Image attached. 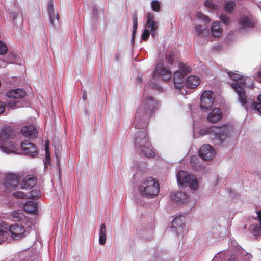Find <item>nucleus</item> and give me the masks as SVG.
Here are the masks:
<instances>
[{
	"instance_id": "40",
	"label": "nucleus",
	"mask_w": 261,
	"mask_h": 261,
	"mask_svg": "<svg viewBox=\"0 0 261 261\" xmlns=\"http://www.w3.org/2000/svg\"><path fill=\"white\" fill-rule=\"evenodd\" d=\"M45 152H46V156H45V160H44V165H45V166L47 167V164H49L50 161V154H49V150H48V148H47V147H46V148H45Z\"/></svg>"
},
{
	"instance_id": "10",
	"label": "nucleus",
	"mask_w": 261,
	"mask_h": 261,
	"mask_svg": "<svg viewBox=\"0 0 261 261\" xmlns=\"http://www.w3.org/2000/svg\"><path fill=\"white\" fill-rule=\"evenodd\" d=\"M199 155L203 160L211 159L214 155L212 147L210 145H203L199 149Z\"/></svg>"
},
{
	"instance_id": "26",
	"label": "nucleus",
	"mask_w": 261,
	"mask_h": 261,
	"mask_svg": "<svg viewBox=\"0 0 261 261\" xmlns=\"http://www.w3.org/2000/svg\"><path fill=\"white\" fill-rule=\"evenodd\" d=\"M211 32L212 35L216 37H220L222 33V30L220 28L218 22H215L212 24Z\"/></svg>"
},
{
	"instance_id": "53",
	"label": "nucleus",
	"mask_w": 261,
	"mask_h": 261,
	"mask_svg": "<svg viewBox=\"0 0 261 261\" xmlns=\"http://www.w3.org/2000/svg\"><path fill=\"white\" fill-rule=\"evenodd\" d=\"M137 81L138 83H141L142 82V79L141 78V77H138L137 79Z\"/></svg>"
},
{
	"instance_id": "7",
	"label": "nucleus",
	"mask_w": 261,
	"mask_h": 261,
	"mask_svg": "<svg viewBox=\"0 0 261 261\" xmlns=\"http://www.w3.org/2000/svg\"><path fill=\"white\" fill-rule=\"evenodd\" d=\"M163 64L164 63H159L158 64L153 72V77L155 79L156 75H160L164 81H168L172 77V72L169 67H163Z\"/></svg>"
},
{
	"instance_id": "52",
	"label": "nucleus",
	"mask_w": 261,
	"mask_h": 261,
	"mask_svg": "<svg viewBox=\"0 0 261 261\" xmlns=\"http://www.w3.org/2000/svg\"><path fill=\"white\" fill-rule=\"evenodd\" d=\"M245 255H246L247 258L248 259L251 258L252 257L251 254H250L248 253H246V254Z\"/></svg>"
},
{
	"instance_id": "51",
	"label": "nucleus",
	"mask_w": 261,
	"mask_h": 261,
	"mask_svg": "<svg viewBox=\"0 0 261 261\" xmlns=\"http://www.w3.org/2000/svg\"><path fill=\"white\" fill-rule=\"evenodd\" d=\"M257 76L258 77L261 79V68H260L257 72Z\"/></svg>"
},
{
	"instance_id": "35",
	"label": "nucleus",
	"mask_w": 261,
	"mask_h": 261,
	"mask_svg": "<svg viewBox=\"0 0 261 261\" xmlns=\"http://www.w3.org/2000/svg\"><path fill=\"white\" fill-rule=\"evenodd\" d=\"M40 192L36 189L33 190L30 192L29 198L32 199H37L40 196Z\"/></svg>"
},
{
	"instance_id": "45",
	"label": "nucleus",
	"mask_w": 261,
	"mask_h": 261,
	"mask_svg": "<svg viewBox=\"0 0 261 261\" xmlns=\"http://www.w3.org/2000/svg\"><path fill=\"white\" fill-rule=\"evenodd\" d=\"M204 29L203 28L202 25H199L196 27V31L198 35H203V30Z\"/></svg>"
},
{
	"instance_id": "8",
	"label": "nucleus",
	"mask_w": 261,
	"mask_h": 261,
	"mask_svg": "<svg viewBox=\"0 0 261 261\" xmlns=\"http://www.w3.org/2000/svg\"><path fill=\"white\" fill-rule=\"evenodd\" d=\"M19 177L16 174L8 173L6 175L4 182V185L7 190H13L19 185Z\"/></svg>"
},
{
	"instance_id": "15",
	"label": "nucleus",
	"mask_w": 261,
	"mask_h": 261,
	"mask_svg": "<svg viewBox=\"0 0 261 261\" xmlns=\"http://www.w3.org/2000/svg\"><path fill=\"white\" fill-rule=\"evenodd\" d=\"M222 117V112L219 108H214L207 117L208 122L216 123L219 121Z\"/></svg>"
},
{
	"instance_id": "21",
	"label": "nucleus",
	"mask_w": 261,
	"mask_h": 261,
	"mask_svg": "<svg viewBox=\"0 0 261 261\" xmlns=\"http://www.w3.org/2000/svg\"><path fill=\"white\" fill-rule=\"evenodd\" d=\"M13 132L11 128H3L0 133V141L4 142L6 140L13 138Z\"/></svg>"
},
{
	"instance_id": "20",
	"label": "nucleus",
	"mask_w": 261,
	"mask_h": 261,
	"mask_svg": "<svg viewBox=\"0 0 261 261\" xmlns=\"http://www.w3.org/2000/svg\"><path fill=\"white\" fill-rule=\"evenodd\" d=\"M171 199L174 202L179 203H184L188 201L187 194L182 192H177L174 194H172Z\"/></svg>"
},
{
	"instance_id": "24",
	"label": "nucleus",
	"mask_w": 261,
	"mask_h": 261,
	"mask_svg": "<svg viewBox=\"0 0 261 261\" xmlns=\"http://www.w3.org/2000/svg\"><path fill=\"white\" fill-rule=\"evenodd\" d=\"M224 71L227 73L229 77L233 81H235L234 83H238L239 82H242L245 83V79L244 76L240 74L235 73L233 72L229 71L227 69H224Z\"/></svg>"
},
{
	"instance_id": "57",
	"label": "nucleus",
	"mask_w": 261,
	"mask_h": 261,
	"mask_svg": "<svg viewBox=\"0 0 261 261\" xmlns=\"http://www.w3.org/2000/svg\"><path fill=\"white\" fill-rule=\"evenodd\" d=\"M48 143V141H46V147H45V148H46V147H47V148H48V147L47 146V144Z\"/></svg>"
},
{
	"instance_id": "19",
	"label": "nucleus",
	"mask_w": 261,
	"mask_h": 261,
	"mask_svg": "<svg viewBox=\"0 0 261 261\" xmlns=\"http://www.w3.org/2000/svg\"><path fill=\"white\" fill-rule=\"evenodd\" d=\"M25 95V91L23 89H14L7 93V97L14 99H19L22 98Z\"/></svg>"
},
{
	"instance_id": "30",
	"label": "nucleus",
	"mask_w": 261,
	"mask_h": 261,
	"mask_svg": "<svg viewBox=\"0 0 261 261\" xmlns=\"http://www.w3.org/2000/svg\"><path fill=\"white\" fill-rule=\"evenodd\" d=\"M179 66L180 69V71L185 75L191 71V68L187 64L181 62L179 64Z\"/></svg>"
},
{
	"instance_id": "17",
	"label": "nucleus",
	"mask_w": 261,
	"mask_h": 261,
	"mask_svg": "<svg viewBox=\"0 0 261 261\" xmlns=\"http://www.w3.org/2000/svg\"><path fill=\"white\" fill-rule=\"evenodd\" d=\"M21 134L26 137L35 138L38 136L36 128L33 125L23 127L21 130Z\"/></svg>"
},
{
	"instance_id": "13",
	"label": "nucleus",
	"mask_w": 261,
	"mask_h": 261,
	"mask_svg": "<svg viewBox=\"0 0 261 261\" xmlns=\"http://www.w3.org/2000/svg\"><path fill=\"white\" fill-rule=\"evenodd\" d=\"M37 182L36 178L33 175H27L22 180L20 186L23 189H29L34 187Z\"/></svg>"
},
{
	"instance_id": "29",
	"label": "nucleus",
	"mask_w": 261,
	"mask_h": 261,
	"mask_svg": "<svg viewBox=\"0 0 261 261\" xmlns=\"http://www.w3.org/2000/svg\"><path fill=\"white\" fill-rule=\"evenodd\" d=\"M184 223L180 217H176L172 222V226L173 228L177 229L178 228L182 227Z\"/></svg>"
},
{
	"instance_id": "50",
	"label": "nucleus",
	"mask_w": 261,
	"mask_h": 261,
	"mask_svg": "<svg viewBox=\"0 0 261 261\" xmlns=\"http://www.w3.org/2000/svg\"><path fill=\"white\" fill-rule=\"evenodd\" d=\"M60 158L58 156H57V165L58 167V168L60 169Z\"/></svg>"
},
{
	"instance_id": "18",
	"label": "nucleus",
	"mask_w": 261,
	"mask_h": 261,
	"mask_svg": "<svg viewBox=\"0 0 261 261\" xmlns=\"http://www.w3.org/2000/svg\"><path fill=\"white\" fill-rule=\"evenodd\" d=\"M200 83V80L199 77L195 75H191L186 80L185 84L189 89H195Z\"/></svg>"
},
{
	"instance_id": "47",
	"label": "nucleus",
	"mask_w": 261,
	"mask_h": 261,
	"mask_svg": "<svg viewBox=\"0 0 261 261\" xmlns=\"http://www.w3.org/2000/svg\"><path fill=\"white\" fill-rule=\"evenodd\" d=\"M5 109V105L3 104V103L0 102V114L2 113Z\"/></svg>"
},
{
	"instance_id": "34",
	"label": "nucleus",
	"mask_w": 261,
	"mask_h": 261,
	"mask_svg": "<svg viewBox=\"0 0 261 261\" xmlns=\"http://www.w3.org/2000/svg\"><path fill=\"white\" fill-rule=\"evenodd\" d=\"M198 18L204 21L205 23H208L210 22L211 20L209 17L201 12H198L196 15Z\"/></svg>"
},
{
	"instance_id": "37",
	"label": "nucleus",
	"mask_w": 261,
	"mask_h": 261,
	"mask_svg": "<svg viewBox=\"0 0 261 261\" xmlns=\"http://www.w3.org/2000/svg\"><path fill=\"white\" fill-rule=\"evenodd\" d=\"M137 12H134L132 15V19L133 21V29L134 32L137 31V27H138V22H137Z\"/></svg>"
},
{
	"instance_id": "42",
	"label": "nucleus",
	"mask_w": 261,
	"mask_h": 261,
	"mask_svg": "<svg viewBox=\"0 0 261 261\" xmlns=\"http://www.w3.org/2000/svg\"><path fill=\"white\" fill-rule=\"evenodd\" d=\"M7 232L0 229V244L5 241L7 237Z\"/></svg>"
},
{
	"instance_id": "46",
	"label": "nucleus",
	"mask_w": 261,
	"mask_h": 261,
	"mask_svg": "<svg viewBox=\"0 0 261 261\" xmlns=\"http://www.w3.org/2000/svg\"><path fill=\"white\" fill-rule=\"evenodd\" d=\"M106 227L105 224L103 223L100 226L99 234H106Z\"/></svg>"
},
{
	"instance_id": "28",
	"label": "nucleus",
	"mask_w": 261,
	"mask_h": 261,
	"mask_svg": "<svg viewBox=\"0 0 261 261\" xmlns=\"http://www.w3.org/2000/svg\"><path fill=\"white\" fill-rule=\"evenodd\" d=\"M176 53L174 49H171L167 52L166 56V60L167 62L170 64L173 65L175 59Z\"/></svg>"
},
{
	"instance_id": "44",
	"label": "nucleus",
	"mask_w": 261,
	"mask_h": 261,
	"mask_svg": "<svg viewBox=\"0 0 261 261\" xmlns=\"http://www.w3.org/2000/svg\"><path fill=\"white\" fill-rule=\"evenodd\" d=\"M99 243L100 245H103L106 241V234H99Z\"/></svg>"
},
{
	"instance_id": "55",
	"label": "nucleus",
	"mask_w": 261,
	"mask_h": 261,
	"mask_svg": "<svg viewBox=\"0 0 261 261\" xmlns=\"http://www.w3.org/2000/svg\"><path fill=\"white\" fill-rule=\"evenodd\" d=\"M156 89L158 90H160L162 88L161 87H160L159 86H156Z\"/></svg>"
},
{
	"instance_id": "14",
	"label": "nucleus",
	"mask_w": 261,
	"mask_h": 261,
	"mask_svg": "<svg viewBox=\"0 0 261 261\" xmlns=\"http://www.w3.org/2000/svg\"><path fill=\"white\" fill-rule=\"evenodd\" d=\"M48 13L50 18V23L53 27H56L59 22V15L58 14L55 15L53 0L49 1L48 3Z\"/></svg>"
},
{
	"instance_id": "33",
	"label": "nucleus",
	"mask_w": 261,
	"mask_h": 261,
	"mask_svg": "<svg viewBox=\"0 0 261 261\" xmlns=\"http://www.w3.org/2000/svg\"><path fill=\"white\" fill-rule=\"evenodd\" d=\"M235 6V3L233 1H230L227 2L225 6V9L226 11L231 12Z\"/></svg>"
},
{
	"instance_id": "32",
	"label": "nucleus",
	"mask_w": 261,
	"mask_h": 261,
	"mask_svg": "<svg viewBox=\"0 0 261 261\" xmlns=\"http://www.w3.org/2000/svg\"><path fill=\"white\" fill-rule=\"evenodd\" d=\"M151 9L155 12H159L160 10V4L157 0H153L151 3Z\"/></svg>"
},
{
	"instance_id": "12",
	"label": "nucleus",
	"mask_w": 261,
	"mask_h": 261,
	"mask_svg": "<svg viewBox=\"0 0 261 261\" xmlns=\"http://www.w3.org/2000/svg\"><path fill=\"white\" fill-rule=\"evenodd\" d=\"M154 15L152 13H148L146 20V27L150 28L151 35L154 37L157 34L158 23L154 20Z\"/></svg>"
},
{
	"instance_id": "43",
	"label": "nucleus",
	"mask_w": 261,
	"mask_h": 261,
	"mask_svg": "<svg viewBox=\"0 0 261 261\" xmlns=\"http://www.w3.org/2000/svg\"><path fill=\"white\" fill-rule=\"evenodd\" d=\"M150 35V31L149 30L145 29L142 34V39L146 41L148 39Z\"/></svg>"
},
{
	"instance_id": "48",
	"label": "nucleus",
	"mask_w": 261,
	"mask_h": 261,
	"mask_svg": "<svg viewBox=\"0 0 261 261\" xmlns=\"http://www.w3.org/2000/svg\"><path fill=\"white\" fill-rule=\"evenodd\" d=\"M236 260H237L236 256L235 255H232L230 257L228 261H236Z\"/></svg>"
},
{
	"instance_id": "23",
	"label": "nucleus",
	"mask_w": 261,
	"mask_h": 261,
	"mask_svg": "<svg viewBox=\"0 0 261 261\" xmlns=\"http://www.w3.org/2000/svg\"><path fill=\"white\" fill-rule=\"evenodd\" d=\"M257 217L259 221L260 226L256 224L251 225L249 227V230L255 236L260 235L261 233V210L258 211Z\"/></svg>"
},
{
	"instance_id": "11",
	"label": "nucleus",
	"mask_w": 261,
	"mask_h": 261,
	"mask_svg": "<svg viewBox=\"0 0 261 261\" xmlns=\"http://www.w3.org/2000/svg\"><path fill=\"white\" fill-rule=\"evenodd\" d=\"M21 148L25 154L34 157L37 153L36 146L29 140H25L21 143Z\"/></svg>"
},
{
	"instance_id": "41",
	"label": "nucleus",
	"mask_w": 261,
	"mask_h": 261,
	"mask_svg": "<svg viewBox=\"0 0 261 261\" xmlns=\"http://www.w3.org/2000/svg\"><path fill=\"white\" fill-rule=\"evenodd\" d=\"M14 196L16 198H20V199H25L26 198V195L22 191H17L13 193Z\"/></svg>"
},
{
	"instance_id": "39",
	"label": "nucleus",
	"mask_w": 261,
	"mask_h": 261,
	"mask_svg": "<svg viewBox=\"0 0 261 261\" xmlns=\"http://www.w3.org/2000/svg\"><path fill=\"white\" fill-rule=\"evenodd\" d=\"M8 50L6 45L2 41H0V54H5Z\"/></svg>"
},
{
	"instance_id": "54",
	"label": "nucleus",
	"mask_w": 261,
	"mask_h": 261,
	"mask_svg": "<svg viewBox=\"0 0 261 261\" xmlns=\"http://www.w3.org/2000/svg\"><path fill=\"white\" fill-rule=\"evenodd\" d=\"M83 97L84 99H86L87 98V95L85 94V93H84V94L83 95Z\"/></svg>"
},
{
	"instance_id": "2",
	"label": "nucleus",
	"mask_w": 261,
	"mask_h": 261,
	"mask_svg": "<svg viewBox=\"0 0 261 261\" xmlns=\"http://www.w3.org/2000/svg\"><path fill=\"white\" fill-rule=\"evenodd\" d=\"M138 190L143 197L152 198L159 193V184L155 179L149 177L142 180Z\"/></svg>"
},
{
	"instance_id": "3",
	"label": "nucleus",
	"mask_w": 261,
	"mask_h": 261,
	"mask_svg": "<svg viewBox=\"0 0 261 261\" xmlns=\"http://www.w3.org/2000/svg\"><path fill=\"white\" fill-rule=\"evenodd\" d=\"M229 130L230 128L228 126L223 125L219 127L205 128L200 130L199 133L201 136L210 134L212 139L217 141L218 143L221 144L227 137Z\"/></svg>"
},
{
	"instance_id": "36",
	"label": "nucleus",
	"mask_w": 261,
	"mask_h": 261,
	"mask_svg": "<svg viewBox=\"0 0 261 261\" xmlns=\"http://www.w3.org/2000/svg\"><path fill=\"white\" fill-rule=\"evenodd\" d=\"M204 4L206 7L211 9H215L217 8V6L213 0H205Z\"/></svg>"
},
{
	"instance_id": "31",
	"label": "nucleus",
	"mask_w": 261,
	"mask_h": 261,
	"mask_svg": "<svg viewBox=\"0 0 261 261\" xmlns=\"http://www.w3.org/2000/svg\"><path fill=\"white\" fill-rule=\"evenodd\" d=\"M257 99L259 102H254L252 103V107L254 109V110L261 113V95L258 96Z\"/></svg>"
},
{
	"instance_id": "5",
	"label": "nucleus",
	"mask_w": 261,
	"mask_h": 261,
	"mask_svg": "<svg viewBox=\"0 0 261 261\" xmlns=\"http://www.w3.org/2000/svg\"><path fill=\"white\" fill-rule=\"evenodd\" d=\"M231 86L238 94V101L242 106H245L247 103V98L244 88L246 87V83L239 82L238 83H231Z\"/></svg>"
},
{
	"instance_id": "27",
	"label": "nucleus",
	"mask_w": 261,
	"mask_h": 261,
	"mask_svg": "<svg viewBox=\"0 0 261 261\" xmlns=\"http://www.w3.org/2000/svg\"><path fill=\"white\" fill-rule=\"evenodd\" d=\"M11 215L15 222H20L25 219V216L21 210L14 211Z\"/></svg>"
},
{
	"instance_id": "1",
	"label": "nucleus",
	"mask_w": 261,
	"mask_h": 261,
	"mask_svg": "<svg viewBox=\"0 0 261 261\" xmlns=\"http://www.w3.org/2000/svg\"><path fill=\"white\" fill-rule=\"evenodd\" d=\"M158 106V102L152 96L144 94L142 102L136 110L135 127L138 130L134 136V144L140 149L141 155L146 158L155 156L147 130L149 121Z\"/></svg>"
},
{
	"instance_id": "6",
	"label": "nucleus",
	"mask_w": 261,
	"mask_h": 261,
	"mask_svg": "<svg viewBox=\"0 0 261 261\" xmlns=\"http://www.w3.org/2000/svg\"><path fill=\"white\" fill-rule=\"evenodd\" d=\"M214 102V97L211 91H205L201 96L200 107L205 111L210 110Z\"/></svg>"
},
{
	"instance_id": "9",
	"label": "nucleus",
	"mask_w": 261,
	"mask_h": 261,
	"mask_svg": "<svg viewBox=\"0 0 261 261\" xmlns=\"http://www.w3.org/2000/svg\"><path fill=\"white\" fill-rule=\"evenodd\" d=\"M9 231L12 238L16 240L25 237V230L23 226L18 224H12L9 226Z\"/></svg>"
},
{
	"instance_id": "38",
	"label": "nucleus",
	"mask_w": 261,
	"mask_h": 261,
	"mask_svg": "<svg viewBox=\"0 0 261 261\" xmlns=\"http://www.w3.org/2000/svg\"><path fill=\"white\" fill-rule=\"evenodd\" d=\"M220 18L224 24L226 25H228L230 23L229 17L224 14H222L220 16Z\"/></svg>"
},
{
	"instance_id": "16",
	"label": "nucleus",
	"mask_w": 261,
	"mask_h": 261,
	"mask_svg": "<svg viewBox=\"0 0 261 261\" xmlns=\"http://www.w3.org/2000/svg\"><path fill=\"white\" fill-rule=\"evenodd\" d=\"M186 76L180 70H177L173 73V82L175 88L180 89L183 87L184 78Z\"/></svg>"
},
{
	"instance_id": "4",
	"label": "nucleus",
	"mask_w": 261,
	"mask_h": 261,
	"mask_svg": "<svg viewBox=\"0 0 261 261\" xmlns=\"http://www.w3.org/2000/svg\"><path fill=\"white\" fill-rule=\"evenodd\" d=\"M177 179L178 184L182 187H187L188 185L190 189L197 190L198 189V182L195 177L190 175L188 172L179 171L177 174Z\"/></svg>"
},
{
	"instance_id": "56",
	"label": "nucleus",
	"mask_w": 261,
	"mask_h": 261,
	"mask_svg": "<svg viewBox=\"0 0 261 261\" xmlns=\"http://www.w3.org/2000/svg\"><path fill=\"white\" fill-rule=\"evenodd\" d=\"M144 150H145V151H144V154H145V153H148V149H147L146 148H144Z\"/></svg>"
},
{
	"instance_id": "25",
	"label": "nucleus",
	"mask_w": 261,
	"mask_h": 261,
	"mask_svg": "<svg viewBox=\"0 0 261 261\" xmlns=\"http://www.w3.org/2000/svg\"><path fill=\"white\" fill-rule=\"evenodd\" d=\"M240 23L241 25L243 27H253L254 25V23L251 19L248 16H242L240 19Z\"/></svg>"
},
{
	"instance_id": "49",
	"label": "nucleus",
	"mask_w": 261,
	"mask_h": 261,
	"mask_svg": "<svg viewBox=\"0 0 261 261\" xmlns=\"http://www.w3.org/2000/svg\"><path fill=\"white\" fill-rule=\"evenodd\" d=\"M136 33V31H135L134 32V29H133V31H132V41H134V40H135V34Z\"/></svg>"
},
{
	"instance_id": "22",
	"label": "nucleus",
	"mask_w": 261,
	"mask_h": 261,
	"mask_svg": "<svg viewBox=\"0 0 261 261\" xmlns=\"http://www.w3.org/2000/svg\"><path fill=\"white\" fill-rule=\"evenodd\" d=\"M24 210L30 214H37L38 211L37 204L36 202L33 201H28L24 205Z\"/></svg>"
}]
</instances>
